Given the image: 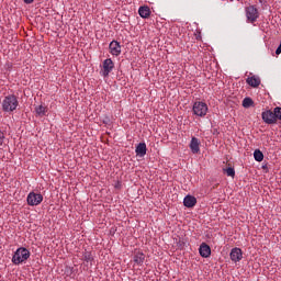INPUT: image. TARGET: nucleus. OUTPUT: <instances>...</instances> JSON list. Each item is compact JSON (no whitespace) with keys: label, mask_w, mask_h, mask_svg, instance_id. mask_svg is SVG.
Instances as JSON below:
<instances>
[{"label":"nucleus","mask_w":281,"mask_h":281,"mask_svg":"<svg viewBox=\"0 0 281 281\" xmlns=\"http://www.w3.org/2000/svg\"><path fill=\"white\" fill-rule=\"evenodd\" d=\"M18 106L19 99H16V95L14 94H9L2 100V111H4V113H12L13 111H16Z\"/></svg>","instance_id":"f257e3e1"},{"label":"nucleus","mask_w":281,"mask_h":281,"mask_svg":"<svg viewBox=\"0 0 281 281\" xmlns=\"http://www.w3.org/2000/svg\"><path fill=\"white\" fill-rule=\"evenodd\" d=\"M30 259V250L25 247H20L15 250L12 257L13 265H23Z\"/></svg>","instance_id":"f03ea898"},{"label":"nucleus","mask_w":281,"mask_h":281,"mask_svg":"<svg viewBox=\"0 0 281 281\" xmlns=\"http://www.w3.org/2000/svg\"><path fill=\"white\" fill-rule=\"evenodd\" d=\"M247 23H256L260 19V12L256 5H249L245 8Z\"/></svg>","instance_id":"7ed1b4c3"},{"label":"nucleus","mask_w":281,"mask_h":281,"mask_svg":"<svg viewBox=\"0 0 281 281\" xmlns=\"http://www.w3.org/2000/svg\"><path fill=\"white\" fill-rule=\"evenodd\" d=\"M193 115L198 117H205L207 115V103L202 101H196L193 103Z\"/></svg>","instance_id":"20e7f679"},{"label":"nucleus","mask_w":281,"mask_h":281,"mask_svg":"<svg viewBox=\"0 0 281 281\" xmlns=\"http://www.w3.org/2000/svg\"><path fill=\"white\" fill-rule=\"evenodd\" d=\"M26 203L31 205V207L41 205L43 203V194L35 193L34 191L30 192L26 196Z\"/></svg>","instance_id":"39448f33"},{"label":"nucleus","mask_w":281,"mask_h":281,"mask_svg":"<svg viewBox=\"0 0 281 281\" xmlns=\"http://www.w3.org/2000/svg\"><path fill=\"white\" fill-rule=\"evenodd\" d=\"M115 67V64H113V59L108 58L103 61V69L100 71V75L103 76V78H108L109 74L113 71Z\"/></svg>","instance_id":"423d86ee"},{"label":"nucleus","mask_w":281,"mask_h":281,"mask_svg":"<svg viewBox=\"0 0 281 281\" xmlns=\"http://www.w3.org/2000/svg\"><path fill=\"white\" fill-rule=\"evenodd\" d=\"M261 117L265 122V124H276L277 120H276V112L274 110H267L265 112H262Z\"/></svg>","instance_id":"0eeeda50"},{"label":"nucleus","mask_w":281,"mask_h":281,"mask_svg":"<svg viewBox=\"0 0 281 281\" xmlns=\"http://www.w3.org/2000/svg\"><path fill=\"white\" fill-rule=\"evenodd\" d=\"M109 49L112 56H120L122 54V46L117 41H112L109 45Z\"/></svg>","instance_id":"6e6552de"},{"label":"nucleus","mask_w":281,"mask_h":281,"mask_svg":"<svg viewBox=\"0 0 281 281\" xmlns=\"http://www.w3.org/2000/svg\"><path fill=\"white\" fill-rule=\"evenodd\" d=\"M201 142L199 140V138L196 137H192L189 148L191 150V153H193V155H199V153H201Z\"/></svg>","instance_id":"1a4fd4ad"},{"label":"nucleus","mask_w":281,"mask_h":281,"mask_svg":"<svg viewBox=\"0 0 281 281\" xmlns=\"http://www.w3.org/2000/svg\"><path fill=\"white\" fill-rule=\"evenodd\" d=\"M229 256L233 262H240L243 260V250L238 247H235L231 250Z\"/></svg>","instance_id":"9d476101"},{"label":"nucleus","mask_w":281,"mask_h":281,"mask_svg":"<svg viewBox=\"0 0 281 281\" xmlns=\"http://www.w3.org/2000/svg\"><path fill=\"white\" fill-rule=\"evenodd\" d=\"M199 254L202 258H210L212 256V248L205 243H202L199 248Z\"/></svg>","instance_id":"9b49d317"},{"label":"nucleus","mask_w":281,"mask_h":281,"mask_svg":"<svg viewBox=\"0 0 281 281\" xmlns=\"http://www.w3.org/2000/svg\"><path fill=\"white\" fill-rule=\"evenodd\" d=\"M146 260V255L142 251H136L133 257V261L137 267H142Z\"/></svg>","instance_id":"f8f14e48"},{"label":"nucleus","mask_w":281,"mask_h":281,"mask_svg":"<svg viewBox=\"0 0 281 281\" xmlns=\"http://www.w3.org/2000/svg\"><path fill=\"white\" fill-rule=\"evenodd\" d=\"M246 82L247 85H249V87H252L254 89H256L260 87V77H256V76L248 77L246 79Z\"/></svg>","instance_id":"ddd939ff"},{"label":"nucleus","mask_w":281,"mask_h":281,"mask_svg":"<svg viewBox=\"0 0 281 281\" xmlns=\"http://www.w3.org/2000/svg\"><path fill=\"white\" fill-rule=\"evenodd\" d=\"M146 151H147L146 143H139L136 146V149H135L136 157H145Z\"/></svg>","instance_id":"4468645a"},{"label":"nucleus","mask_w":281,"mask_h":281,"mask_svg":"<svg viewBox=\"0 0 281 281\" xmlns=\"http://www.w3.org/2000/svg\"><path fill=\"white\" fill-rule=\"evenodd\" d=\"M184 207H194L196 205V198L192 195H186L183 199Z\"/></svg>","instance_id":"2eb2a0df"},{"label":"nucleus","mask_w":281,"mask_h":281,"mask_svg":"<svg viewBox=\"0 0 281 281\" xmlns=\"http://www.w3.org/2000/svg\"><path fill=\"white\" fill-rule=\"evenodd\" d=\"M82 260L85 262H87L88 265H90V267H92L93 266V255L91 254V251L85 250L82 252Z\"/></svg>","instance_id":"dca6fc26"},{"label":"nucleus","mask_w":281,"mask_h":281,"mask_svg":"<svg viewBox=\"0 0 281 281\" xmlns=\"http://www.w3.org/2000/svg\"><path fill=\"white\" fill-rule=\"evenodd\" d=\"M138 14L142 19H148L150 16V8L148 7H140L138 9Z\"/></svg>","instance_id":"f3484780"},{"label":"nucleus","mask_w":281,"mask_h":281,"mask_svg":"<svg viewBox=\"0 0 281 281\" xmlns=\"http://www.w3.org/2000/svg\"><path fill=\"white\" fill-rule=\"evenodd\" d=\"M35 113L37 115H40L41 117H43V115H45L47 113V108H45L44 105H37L35 108Z\"/></svg>","instance_id":"a211bd4d"},{"label":"nucleus","mask_w":281,"mask_h":281,"mask_svg":"<svg viewBox=\"0 0 281 281\" xmlns=\"http://www.w3.org/2000/svg\"><path fill=\"white\" fill-rule=\"evenodd\" d=\"M254 157H255V161H262V159H265V154H262L260 149H256L254 151Z\"/></svg>","instance_id":"6ab92c4d"},{"label":"nucleus","mask_w":281,"mask_h":281,"mask_svg":"<svg viewBox=\"0 0 281 281\" xmlns=\"http://www.w3.org/2000/svg\"><path fill=\"white\" fill-rule=\"evenodd\" d=\"M243 106L244 109H249L250 106H254V100L251 98H245L243 100Z\"/></svg>","instance_id":"aec40b11"},{"label":"nucleus","mask_w":281,"mask_h":281,"mask_svg":"<svg viewBox=\"0 0 281 281\" xmlns=\"http://www.w3.org/2000/svg\"><path fill=\"white\" fill-rule=\"evenodd\" d=\"M224 172L227 175V177H236V170L234 169V167H228L224 169Z\"/></svg>","instance_id":"412c9836"},{"label":"nucleus","mask_w":281,"mask_h":281,"mask_svg":"<svg viewBox=\"0 0 281 281\" xmlns=\"http://www.w3.org/2000/svg\"><path fill=\"white\" fill-rule=\"evenodd\" d=\"M5 146V132L0 131V148H3Z\"/></svg>","instance_id":"4be33fe9"},{"label":"nucleus","mask_w":281,"mask_h":281,"mask_svg":"<svg viewBox=\"0 0 281 281\" xmlns=\"http://www.w3.org/2000/svg\"><path fill=\"white\" fill-rule=\"evenodd\" d=\"M274 119L277 121L281 120V108L280 106L274 108Z\"/></svg>","instance_id":"5701e85b"},{"label":"nucleus","mask_w":281,"mask_h":281,"mask_svg":"<svg viewBox=\"0 0 281 281\" xmlns=\"http://www.w3.org/2000/svg\"><path fill=\"white\" fill-rule=\"evenodd\" d=\"M121 187H122V184H121L120 182H116L115 186H114V188H115L116 190H119V188H121Z\"/></svg>","instance_id":"b1692460"},{"label":"nucleus","mask_w":281,"mask_h":281,"mask_svg":"<svg viewBox=\"0 0 281 281\" xmlns=\"http://www.w3.org/2000/svg\"><path fill=\"white\" fill-rule=\"evenodd\" d=\"M23 1H24V3H26V4L34 3V0H23Z\"/></svg>","instance_id":"393cba45"}]
</instances>
